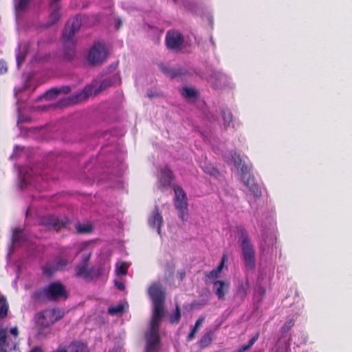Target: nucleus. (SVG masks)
<instances>
[{
    "label": "nucleus",
    "mask_w": 352,
    "mask_h": 352,
    "mask_svg": "<svg viewBox=\"0 0 352 352\" xmlns=\"http://www.w3.org/2000/svg\"><path fill=\"white\" fill-rule=\"evenodd\" d=\"M32 352H34V351H32ZM35 352H38V350H35Z\"/></svg>",
    "instance_id": "54"
},
{
    "label": "nucleus",
    "mask_w": 352,
    "mask_h": 352,
    "mask_svg": "<svg viewBox=\"0 0 352 352\" xmlns=\"http://www.w3.org/2000/svg\"><path fill=\"white\" fill-rule=\"evenodd\" d=\"M173 190L175 192L174 206L178 212L179 219L184 221L188 216V204L186 194L182 188L177 185L174 186Z\"/></svg>",
    "instance_id": "6"
},
{
    "label": "nucleus",
    "mask_w": 352,
    "mask_h": 352,
    "mask_svg": "<svg viewBox=\"0 0 352 352\" xmlns=\"http://www.w3.org/2000/svg\"><path fill=\"white\" fill-rule=\"evenodd\" d=\"M29 1L30 0H19L17 5L16 6V11L21 12L27 8Z\"/></svg>",
    "instance_id": "35"
},
{
    "label": "nucleus",
    "mask_w": 352,
    "mask_h": 352,
    "mask_svg": "<svg viewBox=\"0 0 352 352\" xmlns=\"http://www.w3.org/2000/svg\"><path fill=\"white\" fill-rule=\"evenodd\" d=\"M107 49L104 43H95L89 50L87 60L91 65L102 64L107 59Z\"/></svg>",
    "instance_id": "7"
},
{
    "label": "nucleus",
    "mask_w": 352,
    "mask_h": 352,
    "mask_svg": "<svg viewBox=\"0 0 352 352\" xmlns=\"http://www.w3.org/2000/svg\"><path fill=\"white\" fill-rule=\"evenodd\" d=\"M3 70L4 72H6L7 71V68L2 65V67L0 69L1 72H3Z\"/></svg>",
    "instance_id": "50"
},
{
    "label": "nucleus",
    "mask_w": 352,
    "mask_h": 352,
    "mask_svg": "<svg viewBox=\"0 0 352 352\" xmlns=\"http://www.w3.org/2000/svg\"><path fill=\"white\" fill-rule=\"evenodd\" d=\"M182 96L186 99H192L196 98L198 96V92L192 89L189 87H184L181 90Z\"/></svg>",
    "instance_id": "20"
},
{
    "label": "nucleus",
    "mask_w": 352,
    "mask_h": 352,
    "mask_svg": "<svg viewBox=\"0 0 352 352\" xmlns=\"http://www.w3.org/2000/svg\"><path fill=\"white\" fill-rule=\"evenodd\" d=\"M258 335L257 334L256 336L252 337L248 342V344L249 346H252L255 342L256 341L258 340Z\"/></svg>",
    "instance_id": "41"
},
{
    "label": "nucleus",
    "mask_w": 352,
    "mask_h": 352,
    "mask_svg": "<svg viewBox=\"0 0 352 352\" xmlns=\"http://www.w3.org/2000/svg\"><path fill=\"white\" fill-rule=\"evenodd\" d=\"M162 319L151 318L149 331L145 335V352H157L160 347V324Z\"/></svg>",
    "instance_id": "5"
},
{
    "label": "nucleus",
    "mask_w": 352,
    "mask_h": 352,
    "mask_svg": "<svg viewBox=\"0 0 352 352\" xmlns=\"http://www.w3.org/2000/svg\"><path fill=\"white\" fill-rule=\"evenodd\" d=\"M124 312V306L119 304L115 307H110L108 309V314L111 316L120 315Z\"/></svg>",
    "instance_id": "27"
},
{
    "label": "nucleus",
    "mask_w": 352,
    "mask_h": 352,
    "mask_svg": "<svg viewBox=\"0 0 352 352\" xmlns=\"http://www.w3.org/2000/svg\"><path fill=\"white\" fill-rule=\"evenodd\" d=\"M173 179V173L168 166L161 169L159 182L162 187L169 186Z\"/></svg>",
    "instance_id": "14"
},
{
    "label": "nucleus",
    "mask_w": 352,
    "mask_h": 352,
    "mask_svg": "<svg viewBox=\"0 0 352 352\" xmlns=\"http://www.w3.org/2000/svg\"><path fill=\"white\" fill-rule=\"evenodd\" d=\"M77 231L80 234L88 233V232H90L91 231V227L90 226H88V225H83V226L79 225L77 227Z\"/></svg>",
    "instance_id": "36"
},
{
    "label": "nucleus",
    "mask_w": 352,
    "mask_h": 352,
    "mask_svg": "<svg viewBox=\"0 0 352 352\" xmlns=\"http://www.w3.org/2000/svg\"><path fill=\"white\" fill-rule=\"evenodd\" d=\"M231 158L234 164V166L239 168L240 166L245 162H243L242 159L241 158L240 155L236 153V152H232L231 153Z\"/></svg>",
    "instance_id": "32"
},
{
    "label": "nucleus",
    "mask_w": 352,
    "mask_h": 352,
    "mask_svg": "<svg viewBox=\"0 0 352 352\" xmlns=\"http://www.w3.org/2000/svg\"><path fill=\"white\" fill-rule=\"evenodd\" d=\"M129 268V265L126 262H122L120 265L116 267V274L118 275L125 276L127 274V270Z\"/></svg>",
    "instance_id": "30"
},
{
    "label": "nucleus",
    "mask_w": 352,
    "mask_h": 352,
    "mask_svg": "<svg viewBox=\"0 0 352 352\" xmlns=\"http://www.w3.org/2000/svg\"><path fill=\"white\" fill-rule=\"evenodd\" d=\"M250 348V346H248V344H244L241 347H240V349H241V351L243 352H245L247 350H248Z\"/></svg>",
    "instance_id": "48"
},
{
    "label": "nucleus",
    "mask_w": 352,
    "mask_h": 352,
    "mask_svg": "<svg viewBox=\"0 0 352 352\" xmlns=\"http://www.w3.org/2000/svg\"><path fill=\"white\" fill-rule=\"evenodd\" d=\"M10 333H11L12 335H13L14 337H17V336H18V334H19L17 327H14L11 328V329H10Z\"/></svg>",
    "instance_id": "44"
},
{
    "label": "nucleus",
    "mask_w": 352,
    "mask_h": 352,
    "mask_svg": "<svg viewBox=\"0 0 352 352\" xmlns=\"http://www.w3.org/2000/svg\"><path fill=\"white\" fill-rule=\"evenodd\" d=\"M91 94V87H86L84 89V91L82 94H79L78 96H77V100H78V98H80L82 96V94L85 95V97H88L89 95H90Z\"/></svg>",
    "instance_id": "37"
},
{
    "label": "nucleus",
    "mask_w": 352,
    "mask_h": 352,
    "mask_svg": "<svg viewBox=\"0 0 352 352\" xmlns=\"http://www.w3.org/2000/svg\"><path fill=\"white\" fill-rule=\"evenodd\" d=\"M7 329L0 327V352H7L5 346H8L6 343Z\"/></svg>",
    "instance_id": "22"
},
{
    "label": "nucleus",
    "mask_w": 352,
    "mask_h": 352,
    "mask_svg": "<svg viewBox=\"0 0 352 352\" xmlns=\"http://www.w3.org/2000/svg\"><path fill=\"white\" fill-rule=\"evenodd\" d=\"M242 182L255 197H259L261 195V189L256 184L254 176L249 175L248 179H244Z\"/></svg>",
    "instance_id": "15"
},
{
    "label": "nucleus",
    "mask_w": 352,
    "mask_h": 352,
    "mask_svg": "<svg viewBox=\"0 0 352 352\" xmlns=\"http://www.w3.org/2000/svg\"><path fill=\"white\" fill-rule=\"evenodd\" d=\"M81 26V20L78 16L70 19L66 24L63 32V43L64 46L65 58L70 60L75 56L74 35Z\"/></svg>",
    "instance_id": "1"
},
{
    "label": "nucleus",
    "mask_w": 352,
    "mask_h": 352,
    "mask_svg": "<svg viewBox=\"0 0 352 352\" xmlns=\"http://www.w3.org/2000/svg\"><path fill=\"white\" fill-rule=\"evenodd\" d=\"M238 169L240 170L242 181L248 179V176L251 175L250 174V168L248 167V166L246 165L245 163L241 164L239 168H238Z\"/></svg>",
    "instance_id": "28"
},
{
    "label": "nucleus",
    "mask_w": 352,
    "mask_h": 352,
    "mask_svg": "<svg viewBox=\"0 0 352 352\" xmlns=\"http://www.w3.org/2000/svg\"><path fill=\"white\" fill-rule=\"evenodd\" d=\"M213 83H214V86L215 88H217L220 85V84H219V83H214V82H213Z\"/></svg>",
    "instance_id": "51"
},
{
    "label": "nucleus",
    "mask_w": 352,
    "mask_h": 352,
    "mask_svg": "<svg viewBox=\"0 0 352 352\" xmlns=\"http://www.w3.org/2000/svg\"><path fill=\"white\" fill-rule=\"evenodd\" d=\"M70 91L71 88L69 86H64L60 89L53 88L45 92L44 98L50 100L56 97L60 93H64L67 94Z\"/></svg>",
    "instance_id": "16"
},
{
    "label": "nucleus",
    "mask_w": 352,
    "mask_h": 352,
    "mask_svg": "<svg viewBox=\"0 0 352 352\" xmlns=\"http://www.w3.org/2000/svg\"><path fill=\"white\" fill-rule=\"evenodd\" d=\"M295 324V320L293 319H290L289 320L287 321L283 326L281 327L280 331L282 333H287L294 326Z\"/></svg>",
    "instance_id": "33"
},
{
    "label": "nucleus",
    "mask_w": 352,
    "mask_h": 352,
    "mask_svg": "<svg viewBox=\"0 0 352 352\" xmlns=\"http://www.w3.org/2000/svg\"><path fill=\"white\" fill-rule=\"evenodd\" d=\"M56 268L58 270L64 269L68 264V261L66 258L58 257L54 261Z\"/></svg>",
    "instance_id": "31"
},
{
    "label": "nucleus",
    "mask_w": 352,
    "mask_h": 352,
    "mask_svg": "<svg viewBox=\"0 0 352 352\" xmlns=\"http://www.w3.org/2000/svg\"><path fill=\"white\" fill-rule=\"evenodd\" d=\"M115 285L120 291H123L125 289L124 285L121 282L116 281Z\"/></svg>",
    "instance_id": "43"
},
{
    "label": "nucleus",
    "mask_w": 352,
    "mask_h": 352,
    "mask_svg": "<svg viewBox=\"0 0 352 352\" xmlns=\"http://www.w3.org/2000/svg\"><path fill=\"white\" fill-rule=\"evenodd\" d=\"M60 0H50V14L49 16V19L47 22L45 24V28H49L55 23H56L60 18V14L59 12L60 6L58 2Z\"/></svg>",
    "instance_id": "11"
},
{
    "label": "nucleus",
    "mask_w": 352,
    "mask_h": 352,
    "mask_svg": "<svg viewBox=\"0 0 352 352\" xmlns=\"http://www.w3.org/2000/svg\"><path fill=\"white\" fill-rule=\"evenodd\" d=\"M89 269L87 268L86 264L77 265L76 267V276L83 278L85 279L89 278Z\"/></svg>",
    "instance_id": "18"
},
{
    "label": "nucleus",
    "mask_w": 352,
    "mask_h": 352,
    "mask_svg": "<svg viewBox=\"0 0 352 352\" xmlns=\"http://www.w3.org/2000/svg\"><path fill=\"white\" fill-rule=\"evenodd\" d=\"M221 113L224 121V126L226 127L232 122V115L228 110H222Z\"/></svg>",
    "instance_id": "29"
},
{
    "label": "nucleus",
    "mask_w": 352,
    "mask_h": 352,
    "mask_svg": "<svg viewBox=\"0 0 352 352\" xmlns=\"http://www.w3.org/2000/svg\"><path fill=\"white\" fill-rule=\"evenodd\" d=\"M25 60V55L18 54L16 56L17 65L19 66Z\"/></svg>",
    "instance_id": "40"
},
{
    "label": "nucleus",
    "mask_w": 352,
    "mask_h": 352,
    "mask_svg": "<svg viewBox=\"0 0 352 352\" xmlns=\"http://www.w3.org/2000/svg\"><path fill=\"white\" fill-rule=\"evenodd\" d=\"M175 2H176V0H174Z\"/></svg>",
    "instance_id": "55"
},
{
    "label": "nucleus",
    "mask_w": 352,
    "mask_h": 352,
    "mask_svg": "<svg viewBox=\"0 0 352 352\" xmlns=\"http://www.w3.org/2000/svg\"><path fill=\"white\" fill-rule=\"evenodd\" d=\"M256 292L259 294V295H261V297H263L265 294V290L263 287H259Z\"/></svg>",
    "instance_id": "45"
},
{
    "label": "nucleus",
    "mask_w": 352,
    "mask_h": 352,
    "mask_svg": "<svg viewBox=\"0 0 352 352\" xmlns=\"http://www.w3.org/2000/svg\"><path fill=\"white\" fill-rule=\"evenodd\" d=\"M204 320H205V317L204 316H200L197 320V321L195 322V324L194 327L195 328L198 329L202 324V323L204 322Z\"/></svg>",
    "instance_id": "38"
},
{
    "label": "nucleus",
    "mask_w": 352,
    "mask_h": 352,
    "mask_svg": "<svg viewBox=\"0 0 352 352\" xmlns=\"http://www.w3.org/2000/svg\"><path fill=\"white\" fill-rule=\"evenodd\" d=\"M63 313L58 309H48L43 311L38 318V322L41 326L49 327L60 320Z\"/></svg>",
    "instance_id": "9"
},
{
    "label": "nucleus",
    "mask_w": 352,
    "mask_h": 352,
    "mask_svg": "<svg viewBox=\"0 0 352 352\" xmlns=\"http://www.w3.org/2000/svg\"><path fill=\"white\" fill-rule=\"evenodd\" d=\"M239 242L241 248L242 255L245 265L250 270H254L256 267L255 252L250 242L247 231L244 228L239 230Z\"/></svg>",
    "instance_id": "4"
},
{
    "label": "nucleus",
    "mask_w": 352,
    "mask_h": 352,
    "mask_svg": "<svg viewBox=\"0 0 352 352\" xmlns=\"http://www.w3.org/2000/svg\"><path fill=\"white\" fill-rule=\"evenodd\" d=\"M58 270L56 268L55 263L53 264H47L45 266L43 267V273L45 274L47 276L50 277L53 275V274Z\"/></svg>",
    "instance_id": "26"
},
{
    "label": "nucleus",
    "mask_w": 352,
    "mask_h": 352,
    "mask_svg": "<svg viewBox=\"0 0 352 352\" xmlns=\"http://www.w3.org/2000/svg\"><path fill=\"white\" fill-rule=\"evenodd\" d=\"M113 78H108L104 79L101 82L99 87L97 89H96L95 94H97L99 92L105 90L106 89L111 87L113 85Z\"/></svg>",
    "instance_id": "25"
},
{
    "label": "nucleus",
    "mask_w": 352,
    "mask_h": 352,
    "mask_svg": "<svg viewBox=\"0 0 352 352\" xmlns=\"http://www.w3.org/2000/svg\"><path fill=\"white\" fill-rule=\"evenodd\" d=\"M212 331H210L205 333L199 340V346L201 349H204L210 345L212 341Z\"/></svg>",
    "instance_id": "19"
},
{
    "label": "nucleus",
    "mask_w": 352,
    "mask_h": 352,
    "mask_svg": "<svg viewBox=\"0 0 352 352\" xmlns=\"http://www.w3.org/2000/svg\"><path fill=\"white\" fill-rule=\"evenodd\" d=\"M162 223L163 217L159 212L158 207L155 206L152 214L148 219V224L151 228H156L158 234H160Z\"/></svg>",
    "instance_id": "12"
},
{
    "label": "nucleus",
    "mask_w": 352,
    "mask_h": 352,
    "mask_svg": "<svg viewBox=\"0 0 352 352\" xmlns=\"http://www.w3.org/2000/svg\"><path fill=\"white\" fill-rule=\"evenodd\" d=\"M229 289V283L224 280H215L213 283V289L218 299L223 300Z\"/></svg>",
    "instance_id": "13"
},
{
    "label": "nucleus",
    "mask_w": 352,
    "mask_h": 352,
    "mask_svg": "<svg viewBox=\"0 0 352 352\" xmlns=\"http://www.w3.org/2000/svg\"><path fill=\"white\" fill-rule=\"evenodd\" d=\"M153 304L151 318L162 319L164 316L165 291L159 283H153L148 290Z\"/></svg>",
    "instance_id": "3"
},
{
    "label": "nucleus",
    "mask_w": 352,
    "mask_h": 352,
    "mask_svg": "<svg viewBox=\"0 0 352 352\" xmlns=\"http://www.w3.org/2000/svg\"><path fill=\"white\" fill-rule=\"evenodd\" d=\"M69 222V221L67 218L59 219L54 216H46L43 217L41 220V223L45 226L49 230H54L57 232L66 228Z\"/></svg>",
    "instance_id": "10"
},
{
    "label": "nucleus",
    "mask_w": 352,
    "mask_h": 352,
    "mask_svg": "<svg viewBox=\"0 0 352 352\" xmlns=\"http://www.w3.org/2000/svg\"><path fill=\"white\" fill-rule=\"evenodd\" d=\"M89 278H95L100 277L102 274V270L101 267L95 268L91 267L89 269Z\"/></svg>",
    "instance_id": "34"
},
{
    "label": "nucleus",
    "mask_w": 352,
    "mask_h": 352,
    "mask_svg": "<svg viewBox=\"0 0 352 352\" xmlns=\"http://www.w3.org/2000/svg\"><path fill=\"white\" fill-rule=\"evenodd\" d=\"M184 41V37L179 31L172 30L166 32L165 43L169 50L176 52L181 51Z\"/></svg>",
    "instance_id": "8"
},
{
    "label": "nucleus",
    "mask_w": 352,
    "mask_h": 352,
    "mask_svg": "<svg viewBox=\"0 0 352 352\" xmlns=\"http://www.w3.org/2000/svg\"><path fill=\"white\" fill-rule=\"evenodd\" d=\"M233 352H243V351H241V349L239 348V349L235 350V351H234Z\"/></svg>",
    "instance_id": "52"
},
{
    "label": "nucleus",
    "mask_w": 352,
    "mask_h": 352,
    "mask_svg": "<svg viewBox=\"0 0 352 352\" xmlns=\"http://www.w3.org/2000/svg\"><path fill=\"white\" fill-rule=\"evenodd\" d=\"M181 319V311L178 304L175 306V310L169 316V322L172 324H177Z\"/></svg>",
    "instance_id": "23"
},
{
    "label": "nucleus",
    "mask_w": 352,
    "mask_h": 352,
    "mask_svg": "<svg viewBox=\"0 0 352 352\" xmlns=\"http://www.w3.org/2000/svg\"><path fill=\"white\" fill-rule=\"evenodd\" d=\"M158 66H159L160 69H161V71L166 75L170 77V78H174L177 76H179L182 74L181 72L180 69H169V68L166 67L162 63L159 64Z\"/></svg>",
    "instance_id": "17"
},
{
    "label": "nucleus",
    "mask_w": 352,
    "mask_h": 352,
    "mask_svg": "<svg viewBox=\"0 0 352 352\" xmlns=\"http://www.w3.org/2000/svg\"><path fill=\"white\" fill-rule=\"evenodd\" d=\"M33 298L37 300L56 301L62 298L66 299L67 294L61 283L53 282L47 287L36 290L33 294Z\"/></svg>",
    "instance_id": "2"
},
{
    "label": "nucleus",
    "mask_w": 352,
    "mask_h": 352,
    "mask_svg": "<svg viewBox=\"0 0 352 352\" xmlns=\"http://www.w3.org/2000/svg\"><path fill=\"white\" fill-rule=\"evenodd\" d=\"M121 24V22L119 21H118V25H120Z\"/></svg>",
    "instance_id": "53"
},
{
    "label": "nucleus",
    "mask_w": 352,
    "mask_h": 352,
    "mask_svg": "<svg viewBox=\"0 0 352 352\" xmlns=\"http://www.w3.org/2000/svg\"><path fill=\"white\" fill-rule=\"evenodd\" d=\"M21 232L19 229H15L13 233L12 241L16 243L19 241V233Z\"/></svg>",
    "instance_id": "39"
},
{
    "label": "nucleus",
    "mask_w": 352,
    "mask_h": 352,
    "mask_svg": "<svg viewBox=\"0 0 352 352\" xmlns=\"http://www.w3.org/2000/svg\"><path fill=\"white\" fill-rule=\"evenodd\" d=\"M9 305L5 296L0 297V318H4L8 314Z\"/></svg>",
    "instance_id": "24"
},
{
    "label": "nucleus",
    "mask_w": 352,
    "mask_h": 352,
    "mask_svg": "<svg viewBox=\"0 0 352 352\" xmlns=\"http://www.w3.org/2000/svg\"><path fill=\"white\" fill-rule=\"evenodd\" d=\"M223 265H224V260L223 259L218 267L213 269L212 271H210L208 274H207L206 275V278L216 279L217 278H218L222 269H223Z\"/></svg>",
    "instance_id": "21"
},
{
    "label": "nucleus",
    "mask_w": 352,
    "mask_h": 352,
    "mask_svg": "<svg viewBox=\"0 0 352 352\" xmlns=\"http://www.w3.org/2000/svg\"><path fill=\"white\" fill-rule=\"evenodd\" d=\"M90 256H91V254H87V255H84V256H83L82 259H83V262L85 263L84 264H86V263H87V262L89 260V258H90Z\"/></svg>",
    "instance_id": "47"
},
{
    "label": "nucleus",
    "mask_w": 352,
    "mask_h": 352,
    "mask_svg": "<svg viewBox=\"0 0 352 352\" xmlns=\"http://www.w3.org/2000/svg\"><path fill=\"white\" fill-rule=\"evenodd\" d=\"M197 328H195L194 326L192 327V329H191V331L193 332L194 333H197Z\"/></svg>",
    "instance_id": "49"
},
{
    "label": "nucleus",
    "mask_w": 352,
    "mask_h": 352,
    "mask_svg": "<svg viewBox=\"0 0 352 352\" xmlns=\"http://www.w3.org/2000/svg\"><path fill=\"white\" fill-rule=\"evenodd\" d=\"M214 78L219 80L225 78V77L222 74H214V75L210 77V80L212 81L213 80V78Z\"/></svg>",
    "instance_id": "42"
},
{
    "label": "nucleus",
    "mask_w": 352,
    "mask_h": 352,
    "mask_svg": "<svg viewBox=\"0 0 352 352\" xmlns=\"http://www.w3.org/2000/svg\"><path fill=\"white\" fill-rule=\"evenodd\" d=\"M195 337V333L190 331V333L187 336V341H191Z\"/></svg>",
    "instance_id": "46"
}]
</instances>
